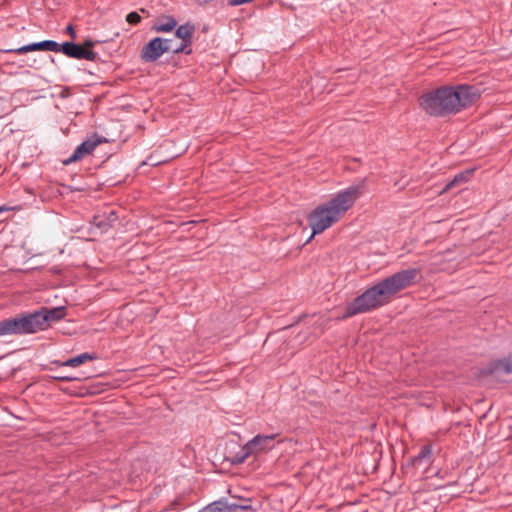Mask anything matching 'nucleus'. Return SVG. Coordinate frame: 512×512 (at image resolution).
I'll return each mask as SVG.
<instances>
[{
	"mask_svg": "<svg viewBox=\"0 0 512 512\" xmlns=\"http://www.w3.org/2000/svg\"><path fill=\"white\" fill-rule=\"evenodd\" d=\"M419 276L418 269L409 268L384 278L349 303L342 318L366 313L388 304L397 293L415 284Z\"/></svg>",
	"mask_w": 512,
	"mask_h": 512,
	"instance_id": "obj_1",
	"label": "nucleus"
},
{
	"mask_svg": "<svg viewBox=\"0 0 512 512\" xmlns=\"http://www.w3.org/2000/svg\"><path fill=\"white\" fill-rule=\"evenodd\" d=\"M479 97L478 89L473 86H444L423 95L420 106L432 116H444L458 113L475 103Z\"/></svg>",
	"mask_w": 512,
	"mask_h": 512,
	"instance_id": "obj_2",
	"label": "nucleus"
},
{
	"mask_svg": "<svg viewBox=\"0 0 512 512\" xmlns=\"http://www.w3.org/2000/svg\"><path fill=\"white\" fill-rule=\"evenodd\" d=\"M363 190L364 180H361L340 191L330 201L316 207L308 217L309 226L313 231L311 238L338 222L353 206L354 202L363 193Z\"/></svg>",
	"mask_w": 512,
	"mask_h": 512,
	"instance_id": "obj_3",
	"label": "nucleus"
},
{
	"mask_svg": "<svg viewBox=\"0 0 512 512\" xmlns=\"http://www.w3.org/2000/svg\"><path fill=\"white\" fill-rule=\"evenodd\" d=\"M276 434L272 435H256L253 439L248 441L241 451L235 455L234 462L243 463L248 457L267 452L274 447L273 441Z\"/></svg>",
	"mask_w": 512,
	"mask_h": 512,
	"instance_id": "obj_4",
	"label": "nucleus"
},
{
	"mask_svg": "<svg viewBox=\"0 0 512 512\" xmlns=\"http://www.w3.org/2000/svg\"><path fill=\"white\" fill-rule=\"evenodd\" d=\"M30 314L18 315L0 321V337L35 333Z\"/></svg>",
	"mask_w": 512,
	"mask_h": 512,
	"instance_id": "obj_5",
	"label": "nucleus"
},
{
	"mask_svg": "<svg viewBox=\"0 0 512 512\" xmlns=\"http://www.w3.org/2000/svg\"><path fill=\"white\" fill-rule=\"evenodd\" d=\"M181 48L174 47V40L156 37L149 41L142 49V58L146 62H153L165 52L180 53Z\"/></svg>",
	"mask_w": 512,
	"mask_h": 512,
	"instance_id": "obj_6",
	"label": "nucleus"
},
{
	"mask_svg": "<svg viewBox=\"0 0 512 512\" xmlns=\"http://www.w3.org/2000/svg\"><path fill=\"white\" fill-rule=\"evenodd\" d=\"M66 315L64 307H56L52 309L42 308L39 311L30 313L33 320V328L35 333L44 330L51 322L59 321Z\"/></svg>",
	"mask_w": 512,
	"mask_h": 512,
	"instance_id": "obj_7",
	"label": "nucleus"
},
{
	"mask_svg": "<svg viewBox=\"0 0 512 512\" xmlns=\"http://www.w3.org/2000/svg\"><path fill=\"white\" fill-rule=\"evenodd\" d=\"M96 43L97 42L92 40H86L83 45L64 42L60 45V51L71 58L94 60L96 58V54L93 52L92 48Z\"/></svg>",
	"mask_w": 512,
	"mask_h": 512,
	"instance_id": "obj_8",
	"label": "nucleus"
},
{
	"mask_svg": "<svg viewBox=\"0 0 512 512\" xmlns=\"http://www.w3.org/2000/svg\"><path fill=\"white\" fill-rule=\"evenodd\" d=\"M195 31V27L193 24L186 23L184 25L179 26L176 29L175 36L180 40V42L174 41V47L181 48L180 53L189 54L191 50H186L192 43V37Z\"/></svg>",
	"mask_w": 512,
	"mask_h": 512,
	"instance_id": "obj_9",
	"label": "nucleus"
},
{
	"mask_svg": "<svg viewBox=\"0 0 512 512\" xmlns=\"http://www.w3.org/2000/svg\"><path fill=\"white\" fill-rule=\"evenodd\" d=\"M240 511H254L250 504L238 505L235 503H228L225 501L214 502L199 512H240Z\"/></svg>",
	"mask_w": 512,
	"mask_h": 512,
	"instance_id": "obj_10",
	"label": "nucleus"
},
{
	"mask_svg": "<svg viewBox=\"0 0 512 512\" xmlns=\"http://www.w3.org/2000/svg\"><path fill=\"white\" fill-rule=\"evenodd\" d=\"M100 143L101 141L98 138L87 139L77 146L73 154L64 163L70 164L83 159L87 155L91 154Z\"/></svg>",
	"mask_w": 512,
	"mask_h": 512,
	"instance_id": "obj_11",
	"label": "nucleus"
},
{
	"mask_svg": "<svg viewBox=\"0 0 512 512\" xmlns=\"http://www.w3.org/2000/svg\"><path fill=\"white\" fill-rule=\"evenodd\" d=\"M53 51V52H59L60 51V44H58L55 41L52 40H45L38 43H32L25 46H22L20 48H17L13 50V52L17 54H25L32 51Z\"/></svg>",
	"mask_w": 512,
	"mask_h": 512,
	"instance_id": "obj_12",
	"label": "nucleus"
},
{
	"mask_svg": "<svg viewBox=\"0 0 512 512\" xmlns=\"http://www.w3.org/2000/svg\"><path fill=\"white\" fill-rule=\"evenodd\" d=\"M490 373L495 376L512 373V355L490 364Z\"/></svg>",
	"mask_w": 512,
	"mask_h": 512,
	"instance_id": "obj_13",
	"label": "nucleus"
},
{
	"mask_svg": "<svg viewBox=\"0 0 512 512\" xmlns=\"http://www.w3.org/2000/svg\"><path fill=\"white\" fill-rule=\"evenodd\" d=\"M177 26V21L171 16H163L157 19L153 30L160 33L171 32Z\"/></svg>",
	"mask_w": 512,
	"mask_h": 512,
	"instance_id": "obj_14",
	"label": "nucleus"
},
{
	"mask_svg": "<svg viewBox=\"0 0 512 512\" xmlns=\"http://www.w3.org/2000/svg\"><path fill=\"white\" fill-rule=\"evenodd\" d=\"M472 172H473V170H467V171H465V172H461V173L457 174V175L453 178V180H451V181H450V182L445 186V188L441 191V193H444V192H445V191H447V190H450V189H452V188H454V187H456V186H459V185H460V184H462V183L467 182V181L470 179V177H471V175H472Z\"/></svg>",
	"mask_w": 512,
	"mask_h": 512,
	"instance_id": "obj_15",
	"label": "nucleus"
},
{
	"mask_svg": "<svg viewBox=\"0 0 512 512\" xmlns=\"http://www.w3.org/2000/svg\"><path fill=\"white\" fill-rule=\"evenodd\" d=\"M93 359H95V356H93L89 353H83L76 357L68 359L67 361L63 362L62 365L70 366V367H78V366L84 364L85 362H87L89 360H93Z\"/></svg>",
	"mask_w": 512,
	"mask_h": 512,
	"instance_id": "obj_16",
	"label": "nucleus"
},
{
	"mask_svg": "<svg viewBox=\"0 0 512 512\" xmlns=\"http://www.w3.org/2000/svg\"><path fill=\"white\" fill-rule=\"evenodd\" d=\"M432 450L429 446H424L421 448L419 454L414 458V464H428L431 461Z\"/></svg>",
	"mask_w": 512,
	"mask_h": 512,
	"instance_id": "obj_17",
	"label": "nucleus"
},
{
	"mask_svg": "<svg viewBox=\"0 0 512 512\" xmlns=\"http://www.w3.org/2000/svg\"><path fill=\"white\" fill-rule=\"evenodd\" d=\"M126 21L131 25H136L141 21V16L137 12H130L126 16Z\"/></svg>",
	"mask_w": 512,
	"mask_h": 512,
	"instance_id": "obj_18",
	"label": "nucleus"
},
{
	"mask_svg": "<svg viewBox=\"0 0 512 512\" xmlns=\"http://www.w3.org/2000/svg\"><path fill=\"white\" fill-rule=\"evenodd\" d=\"M66 31H67V33L70 35V37H71L72 39H75V38H76V32H75V29H74V27H73L71 24L67 26Z\"/></svg>",
	"mask_w": 512,
	"mask_h": 512,
	"instance_id": "obj_19",
	"label": "nucleus"
},
{
	"mask_svg": "<svg viewBox=\"0 0 512 512\" xmlns=\"http://www.w3.org/2000/svg\"><path fill=\"white\" fill-rule=\"evenodd\" d=\"M17 208L15 207H11V206H8V205H2L0 206V214L3 213V212H8V211H13V210H16Z\"/></svg>",
	"mask_w": 512,
	"mask_h": 512,
	"instance_id": "obj_20",
	"label": "nucleus"
},
{
	"mask_svg": "<svg viewBox=\"0 0 512 512\" xmlns=\"http://www.w3.org/2000/svg\"><path fill=\"white\" fill-rule=\"evenodd\" d=\"M242 4H244L243 0H231L230 1V5H232V6H238V5H242Z\"/></svg>",
	"mask_w": 512,
	"mask_h": 512,
	"instance_id": "obj_21",
	"label": "nucleus"
},
{
	"mask_svg": "<svg viewBox=\"0 0 512 512\" xmlns=\"http://www.w3.org/2000/svg\"><path fill=\"white\" fill-rule=\"evenodd\" d=\"M116 219H117V216H116L115 212L112 211L109 215L108 220H109V222H114V221H116Z\"/></svg>",
	"mask_w": 512,
	"mask_h": 512,
	"instance_id": "obj_22",
	"label": "nucleus"
},
{
	"mask_svg": "<svg viewBox=\"0 0 512 512\" xmlns=\"http://www.w3.org/2000/svg\"><path fill=\"white\" fill-rule=\"evenodd\" d=\"M57 379H60V380H66V381H71L73 380L74 378L72 377H68V376H58L56 377Z\"/></svg>",
	"mask_w": 512,
	"mask_h": 512,
	"instance_id": "obj_23",
	"label": "nucleus"
}]
</instances>
